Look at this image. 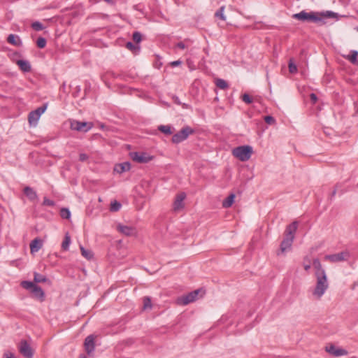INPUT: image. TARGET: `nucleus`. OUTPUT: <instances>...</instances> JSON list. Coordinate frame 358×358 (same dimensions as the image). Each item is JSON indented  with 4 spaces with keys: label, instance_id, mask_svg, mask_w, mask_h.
I'll return each mask as SVG.
<instances>
[{
    "label": "nucleus",
    "instance_id": "nucleus-13",
    "mask_svg": "<svg viewBox=\"0 0 358 358\" xmlns=\"http://www.w3.org/2000/svg\"><path fill=\"white\" fill-rule=\"evenodd\" d=\"M131 159L138 163H147L152 157L145 152H134L130 154Z\"/></svg>",
    "mask_w": 358,
    "mask_h": 358
},
{
    "label": "nucleus",
    "instance_id": "nucleus-52",
    "mask_svg": "<svg viewBox=\"0 0 358 358\" xmlns=\"http://www.w3.org/2000/svg\"><path fill=\"white\" fill-rule=\"evenodd\" d=\"M80 358H86L84 355H80Z\"/></svg>",
    "mask_w": 358,
    "mask_h": 358
},
{
    "label": "nucleus",
    "instance_id": "nucleus-22",
    "mask_svg": "<svg viewBox=\"0 0 358 358\" xmlns=\"http://www.w3.org/2000/svg\"><path fill=\"white\" fill-rule=\"evenodd\" d=\"M313 266L315 269V275H319L320 273H326L324 269L322 268V264L318 259H315L313 261Z\"/></svg>",
    "mask_w": 358,
    "mask_h": 358
},
{
    "label": "nucleus",
    "instance_id": "nucleus-53",
    "mask_svg": "<svg viewBox=\"0 0 358 358\" xmlns=\"http://www.w3.org/2000/svg\"><path fill=\"white\" fill-rule=\"evenodd\" d=\"M357 30H358V28H357Z\"/></svg>",
    "mask_w": 358,
    "mask_h": 358
},
{
    "label": "nucleus",
    "instance_id": "nucleus-35",
    "mask_svg": "<svg viewBox=\"0 0 358 358\" xmlns=\"http://www.w3.org/2000/svg\"><path fill=\"white\" fill-rule=\"evenodd\" d=\"M36 45L39 48H43L46 45V39L43 37L38 38Z\"/></svg>",
    "mask_w": 358,
    "mask_h": 358
},
{
    "label": "nucleus",
    "instance_id": "nucleus-6",
    "mask_svg": "<svg viewBox=\"0 0 358 358\" xmlns=\"http://www.w3.org/2000/svg\"><path fill=\"white\" fill-rule=\"evenodd\" d=\"M200 289H196L193 292L188 293L186 295H182L178 297L176 302L178 305L186 306L190 303L195 301L198 299V295L200 292Z\"/></svg>",
    "mask_w": 358,
    "mask_h": 358
},
{
    "label": "nucleus",
    "instance_id": "nucleus-12",
    "mask_svg": "<svg viewBox=\"0 0 358 358\" xmlns=\"http://www.w3.org/2000/svg\"><path fill=\"white\" fill-rule=\"evenodd\" d=\"M185 198L186 194L185 192H180L176 195L173 204V209L174 211H179L184 208L185 205L183 201Z\"/></svg>",
    "mask_w": 358,
    "mask_h": 358
},
{
    "label": "nucleus",
    "instance_id": "nucleus-17",
    "mask_svg": "<svg viewBox=\"0 0 358 358\" xmlns=\"http://www.w3.org/2000/svg\"><path fill=\"white\" fill-rule=\"evenodd\" d=\"M7 42L16 47H20L22 45V41L19 36L13 34L8 35L7 38Z\"/></svg>",
    "mask_w": 358,
    "mask_h": 358
},
{
    "label": "nucleus",
    "instance_id": "nucleus-43",
    "mask_svg": "<svg viewBox=\"0 0 358 358\" xmlns=\"http://www.w3.org/2000/svg\"><path fill=\"white\" fill-rule=\"evenodd\" d=\"M264 120L267 124H272L275 122V119L270 115H267L264 117Z\"/></svg>",
    "mask_w": 358,
    "mask_h": 358
},
{
    "label": "nucleus",
    "instance_id": "nucleus-47",
    "mask_svg": "<svg viewBox=\"0 0 358 358\" xmlns=\"http://www.w3.org/2000/svg\"><path fill=\"white\" fill-rule=\"evenodd\" d=\"M176 47H177V48H180V49H182V50H184V49L186 48V46H185V43H182V42H179V43H178L176 44Z\"/></svg>",
    "mask_w": 358,
    "mask_h": 358
},
{
    "label": "nucleus",
    "instance_id": "nucleus-19",
    "mask_svg": "<svg viewBox=\"0 0 358 358\" xmlns=\"http://www.w3.org/2000/svg\"><path fill=\"white\" fill-rule=\"evenodd\" d=\"M31 292L34 294V297H36L38 299H40L41 301H43L45 293L41 287L36 285L35 287L31 291Z\"/></svg>",
    "mask_w": 358,
    "mask_h": 358
},
{
    "label": "nucleus",
    "instance_id": "nucleus-9",
    "mask_svg": "<svg viewBox=\"0 0 358 358\" xmlns=\"http://www.w3.org/2000/svg\"><path fill=\"white\" fill-rule=\"evenodd\" d=\"M92 127L93 124L92 122H80L78 120H72L70 125L72 130L83 132L88 131L92 128Z\"/></svg>",
    "mask_w": 358,
    "mask_h": 358
},
{
    "label": "nucleus",
    "instance_id": "nucleus-39",
    "mask_svg": "<svg viewBox=\"0 0 358 358\" xmlns=\"http://www.w3.org/2000/svg\"><path fill=\"white\" fill-rule=\"evenodd\" d=\"M321 15L320 17L323 19V17H334L336 15V13L332 11H327L326 13H320Z\"/></svg>",
    "mask_w": 358,
    "mask_h": 358
},
{
    "label": "nucleus",
    "instance_id": "nucleus-25",
    "mask_svg": "<svg viewBox=\"0 0 358 358\" xmlns=\"http://www.w3.org/2000/svg\"><path fill=\"white\" fill-rule=\"evenodd\" d=\"M357 55H358L357 51L352 50L350 52V55H348L346 57V59L348 60H349L352 64L357 65V64H358Z\"/></svg>",
    "mask_w": 358,
    "mask_h": 358
},
{
    "label": "nucleus",
    "instance_id": "nucleus-51",
    "mask_svg": "<svg viewBox=\"0 0 358 358\" xmlns=\"http://www.w3.org/2000/svg\"><path fill=\"white\" fill-rule=\"evenodd\" d=\"M336 189H334V190L333 191V192H332V195H333V196H334V195H335V194H336Z\"/></svg>",
    "mask_w": 358,
    "mask_h": 358
},
{
    "label": "nucleus",
    "instance_id": "nucleus-4",
    "mask_svg": "<svg viewBox=\"0 0 358 358\" xmlns=\"http://www.w3.org/2000/svg\"><path fill=\"white\" fill-rule=\"evenodd\" d=\"M252 152V148L250 145L238 146L232 150V155L241 162L249 160Z\"/></svg>",
    "mask_w": 358,
    "mask_h": 358
},
{
    "label": "nucleus",
    "instance_id": "nucleus-10",
    "mask_svg": "<svg viewBox=\"0 0 358 358\" xmlns=\"http://www.w3.org/2000/svg\"><path fill=\"white\" fill-rule=\"evenodd\" d=\"M349 257L350 253L348 251L345 250L336 254L327 255L324 257V259L332 263H336L346 261L349 259Z\"/></svg>",
    "mask_w": 358,
    "mask_h": 358
},
{
    "label": "nucleus",
    "instance_id": "nucleus-40",
    "mask_svg": "<svg viewBox=\"0 0 358 358\" xmlns=\"http://www.w3.org/2000/svg\"><path fill=\"white\" fill-rule=\"evenodd\" d=\"M288 67H289V71L291 73H295L297 72L296 66L294 63H292L291 60L289 62Z\"/></svg>",
    "mask_w": 358,
    "mask_h": 358
},
{
    "label": "nucleus",
    "instance_id": "nucleus-46",
    "mask_svg": "<svg viewBox=\"0 0 358 358\" xmlns=\"http://www.w3.org/2000/svg\"><path fill=\"white\" fill-rule=\"evenodd\" d=\"M182 64V62L180 60H176L173 61L171 63V66L173 67L178 66Z\"/></svg>",
    "mask_w": 358,
    "mask_h": 358
},
{
    "label": "nucleus",
    "instance_id": "nucleus-41",
    "mask_svg": "<svg viewBox=\"0 0 358 358\" xmlns=\"http://www.w3.org/2000/svg\"><path fill=\"white\" fill-rule=\"evenodd\" d=\"M242 100L246 103H251L252 102V98L248 94H244L242 96Z\"/></svg>",
    "mask_w": 358,
    "mask_h": 358
},
{
    "label": "nucleus",
    "instance_id": "nucleus-26",
    "mask_svg": "<svg viewBox=\"0 0 358 358\" xmlns=\"http://www.w3.org/2000/svg\"><path fill=\"white\" fill-rule=\"evenodd\" d=\"M34 280L36 283L45 282L48 281V278L44 275L35 272L34 274Z\"/></svg>",
    "mask_w": 358,
    "mask_h": 358
},
{
    "label": "nucleus",
    "instance_id": "nucleus-3",
    "mask_svg": "<svg viewBox=\"0 0 358 358\" xmlns=\"http://www.w3.org/2000/svg\"><path fill=\"white\" fill-rule=\"evenodd\" d=\"M320 13L317 12H306V10H302L300 13H295L292 15V18L298 20L301 22H315L317 23L322 21V18L320 17Z\"/></svg>",
    "mask_w": 358,
    "mask_h": 358
},
{
    "label": "nucleus",
    "instance_id": "nucleus-32",
    "mask_svg": "<svg viewBox=\"0 0 358 358\" xmlns=\"http://www.w3.org/2000/svg\"><path fill=\"white\" fill-rule=\"evenodd\" d=\"M216 85L217 87L222 90H224L228 87L227 83L223 79H217L216 81Z\"/></svg>",
    "mask_w": 358,
    "mask_h": 358
},
{
    "label": "nucleus",
    "instance_id": "nucleus-42",
    "mask_svg": "<svg viewBox=\"0 0 358 358\" xmlns=\"http://www.w3.org/2000/svg\"><path fill=\"white\" fill-rule=\"evenodd\" d=\"M43 205L47 206H53L55 205V202L52 200L48 199L47 197H44Z\"/></svg>",
    "mask_w": 358,
    "mask_h": 358
},
{
    "label": "nucleus",
    "instance_id": "nucleus-54",
    "mask_svg": "<svg viewBox=\"0 0 358 358\" xmlns=\"http://www.w3.org/2000/svg\"><path fill=\"white\" fill-rule=\"evenodd\" d=\"M357 65H358V63H357Z\"/></svg>",
    "mask_w": 358,
    "mask_h": 358
},
{
    "label": "nucleus",
    "instance_id": "nucleus-15",
    "mask_svg": "<svg viewBox=\"0 0 358 358\" xmlns=\"http://www.w3.org/2000/svg\"><path fill=\"white\" fill-rule=\"evenodd\" d=\"M94 335H90L86 337L84 346L87 353L90 355L91 352L94 350Z\"/></svg>",
    "mask_w": 358,
    "mask_h": 358
},
{
    "label": "nucleus",
    "instance_id": "nucleus-1",
    "mask_svg": "<svg viewBox=\"0 0 358 358\" xmlns=\"http://www.w3.org/2000/svg\"><path fill=\"white\" fill-rule=\"evenodd\" d=\"M297 227L298 222L296 221L293 222L287 227L285 232V238L280 244V250L282 252H285L291 248Z\"/></svg>",
    "mask_w": 358,
    "mask_h": 358
},
{
    "label": "nucleus",
    "instance_id": "nucleus-33",
    "mask_svg": "<svg viewBox=\"0 0 358 358\" xmlns=\"http://www.w3.org/2000/svg\"><path fill=\"white\" fill-rule=\"evenodd\" d=\"M126 48L132 52L139 50L140 47L138 45H134L132 42H127L126 43Z\"/></svg>",
    "mask_w": 358,
    "mask_h": 358
},
{
    "label": "nucleus",
    "instance_id": "nucleus-44",
    "mask_svg": "<svg viewBox=\"0 0 358 358\" xmlns=\"http://www.w3.org/2000/svg\"><path fill=\"white\" fill-rule=\"evenodd\" d=\"M89 157L85 153H80L79 155V160L80 162H86L88 159Z\"/></svg>",
    "mask_w": 358,
    "mask_h": 358
},
{
    "label": "nucleus",
    "instance_id": "nucleus-45",
    "mask_svg": "<svg viewBox=\"0 0 358 358\" xmlns=\"http://www.w3.org/2000/svg\"><path fill=\"white\" fill-rule=\"evenodd\" d=\"M3 358H14V354L12 352L7 351L4 353Z\"/></svg>",
    "mask_w": 358,
    "mask_h": 358
},
{
    "label": "nucleus",
    "instance_id": "nucleus-18",
    "mask_svg": "<svg viewBox=\"0 0 358 358\" xmlns=\"http://www.w3.org/2000/svg\"><path fill=\"white\" fill-rule=\"evenodd\" d=\"M42 247V241L41 239L36 238L34 239L30 243V250L31 253L38 252Z\"/></svg>",
    "mask_w": 358,
    "mask_h": 358
},
{
    "label": "nucleus",
    "instance_id": "nucleus-21",
    "mask_svg": "<svg viewBox=\"0 0 358 358\" xmlns=\"http://www.w3.org/2000/svg\"><path fill=\"white\" fill-rule=\"evenodd\" d=\"M17 64L23 72H29L31 69L30 63L27 60H17Z\"/></svg>",
    "mask_w": 358,
    "mask_h": 358
},
{
    "label": "nucleus",
    "instance_id": "nucleus-48",
    "mask_svg": "<svg viewBox=\"0 0 358 358\" xmlns=\"http://www.w3.org/2000/svg\"><path fill=\"white\" fill-rule=\"evenodd\" d=\"M310 100H311V101H313V103H315L317 101V97L316 94H313V93L310 94Z\"/></svg>",
    "mask_w": 358,
    "mask_h": 358
},
{
    "label": "nucleus",
    "instance_id": "nucleus-7",
    "mask_svg": "<svg viewBox=\"0 0 358 358\" xmlns=\"http://www.w3.org/2000/svg\"><path fill=\"white\" fill-rule=\"evenodd\" d=\"M325 351L331 356L334 357L348 356L349 355L348 352L345 349L336 346L334 344H329L326 345Z\"/></svg>",
    "mask_w": 358,
    "mask_h": 358
},
{
    "label": "nucleus",
    "instance_id": "nucleus-30",
    "mask_svg": "<svg viewBox=\"0 0 358 358\" xmlns=\"http://www.w3.org/2000/svg\"><path fill=\"white\" fill-rule=\"evenodd\" d=\"M121 208V203L117 201H114L111 202L110 210L112 212H117Z\"/></svg>",
    "mask_w": 358,
    "mask_h": 358
},
{
    "label": "nucleus",
    "instance_id": "nucleus-50",
    "mask_svg": "<svg viewBox=\"0 0 358 358\" xmlns=\"http://www.w3.org/2000/svg\"><path fill=\"white\" fill-rule=\"evenodd\" d=\"M107 3H112L113 0H104Z\"/></svg>",
    "mask_w": 358,
    "mask_h": 358
},
{
    "label": "nucleus",
    "instance_id": "nucleus-24",
    "mask_svg": "<svg viewBox=\"0 0 358 358\" xmlns=\"http://www.w3.org/2000/svg\"><path fill=\"white\" fill-rule=\"evenodd\" d=\"M235 199V194H231L222 201V206L225 208H229L232 206Z\"/></svg>",
    "mask_w": 358,
    "mask_h": 358
},
{
    "label": "nucleus",
    "instance_id": "nucleus-27",
    "mask_svg": "<svg viewBox=\"0 0 358 358\" xmlns=\"http://www.w3.org/2000/svg\"><path fill=\"white\" fill-rule=\"evenodd\" d=\"M20 285L24 289L30 290V292L36 285L34 282L27 280L22 281Z\"/></svg>",
    "mask_w": 358,
    "mask_h": 358
},
{
    "label": "nucleus",
    "instance_id": "nucleus-8",
    "mask_svg": "<svg viewBox=\"0 0 358 358\" xmlns=\"http://www.w3.org/2000/svg\"><path fill=\"white\" fill-rule=\"evenodd\" d=\"M47 105L45 104L38 107L36 110L29 113L28 115V120L31 125H36L39 120L41 115L45 111Z\"/></svg>",
    "mask_w": 358,
    "mask_h": 358
},
{
    "label": "nucleus",
    "instance_id": "nucleus-38",
    "mask_svg": "<svg viewBox=\"0 0 358 358\" xmlns=\"http://www.w3.org/2000/svg\"><path fill=\"white\" fill-rule=\"evenodd\" d=\"M152 306L151 300L149 297L143 299V309L150 308Z\"/></svg>",
    "mask_w": 358,
    "mask_h": 358
},
{
    "label": "nucleus",
    "instance_id": "nucleus-31",
    "mask_svg": "<svg viewBox=\"0 0 358 358\" xmlns=\"http://www.w3.org/2000/svg\"><path fill=\"white\" fill-rule=\"evenodd\" d=\"M224 7L222 6L215 13V15L216 17L220 18V20H222L223 21H224L226 20V17L224 15Z\"/></svg>",
    "mask_w": 358,
    "mask_h": 358
},
{
    "label": "nucleus",
    "instance_id": "nucleus-16",
    "mask_svg": "<svg viewBox=\"0 0 358 358\" xmlns=\"http://www.w3.org/2000/svg\"><path fill=\"white\" fill-rule=\"evenodd\" d=\"M23 192L31 201H34L38 199L36 192L29 186H27L23 189Z\"/></svg>",
    "mask_w": 358,
    "mask_h": 358
},
{
    "label": "nucleus",
    "instance_id": "nucleus-49",
    "mask_svg": "<svg viewBox=\"0 0 358 358\" xmlns=\"http://www.w3.org/2000/svg\"><path fill=\"white\" fill-rule=\"evenodd\" d=\"M310 262L308 259V264H304V269L306 271H308L310 268Z\"/></svg>",
    "mask_w": 358,
    "mask_h": 358
},
{
    "label": "nucleus",
    "instance_id": "nucleus-5",
    "mask_svg": "<svg viewBox=\"0 0 358 358\" xmlns=\"http://www.w3.org/2000/svg\"><path fill=\"white\" fill-rule=\"evenodd\" d=\"M194 129L189 126H185L172 136L171 142L174 144H178L186 140L189 135L194 134Z\"/></svg>",
    "mask_w": 358,
    "mask_h": 358
},
{
    "label": "nucleus",
    "instance_id": "nucleus-11",
    "mask_svg": "<svg viewBox=\"0 0 358 358\" xmlns=\"http://www.w3.org/2000/svg\"><path fill=\"white\" fill-rule=\"evenodd\" d=\"M19 350L20 353L27 358H31L33 356V350L26 341H22L19 344Z\"/></svg>",
    "mask_w": 358,
    "mask_h": 358
},
{
    "label": "nucleus",
    "instance_id": "nucleus-28",
    "mask_svg": "<svg viewBox=\"0 0 358 358\" xmlns=\"http://www.w3.org/2000/svg\"><path fill=\"white\" fill-rule=\"evenodd\" d=\"M71 243V238L70 236L66 234L64 237V239L62 243V248L64 250H67L69 249V245Z\"/></svg>",
    "mask_w": 358,
    "mask_h": 358
},
{
    "label": "nucleus",
    "instance_id": "nucleus-29",
    "mask_svg": "<svg viewBox=\"0 0 358 358\" xmlns=\"http://www.w3.org/2000/svg\"><path fill=\"white\" fill-rule=\"evenodd\" d=\"M80 251L82 255L87 259H90L92 258L93 255L91 251L85 250L82 245H80Z\"/></svg>",
    "mask_w": 358,
    "mask_h": 358
},
{
    "label": "nucleus",
    "instance_id": "nucleus-14",
    "mask_svg": "<svg viewBox=\"0 0 358 358\" xmlns=\"http://www.w3.org/2000/svg\"><path fill=\"white\" fill-rule=\"evenodd\" d=\"M117 229L119 232L127 236H136V230L134 227L131 226L123 225L119 224L117 226Z\"/></svg>",
    "mask_w": 358,
    "mask_h": 358
},
{
    "label": "nucleus",
    "instance_id": "nucleus-2",
    "mask_svg": "<svg viewBox=\"0 0 358 358\" xmlns=\"http://www.w3.org/2000/svg\"><path fill=\"white\" fill-rule=\"evenodd\" d=\"M315 277L316 285L312 294L315 299H320L328 289L329 283L326 273H321Z\"/></svg>",
    "mask_w": 358,
    "mask_h": 358
},
{
    "label": "nucleus",
    "instance_id": "nucleus-34",
    "mask_svg": "<svg viewBox=\"0 0 358 358\" xmlns=\"http://www.w3.org/2000/svg\"><path fill=\"white\" fill-rule=\"evenodd\" d=\"M60 216L64 219H69L71 217V212L68 208H63L60 210Z\"/></svg>",
    "mask_w": 358,
    "mask_h": 358
},
{
    "label": "nucleus",
    "instance_id": "nucleus-37",
    "mask_svg": "<svg viewBox=\"0 0 358 358\" xmlns=\"http://www.w3.org/2000/svg\"><path fill=\"white\" fill-rule=\"evenodd\" d=\"M132 38H133L134 42H136V43H139L141 41V39H142V36H141V33H139L138 31H135L133 34Z\"/></svg>",
    "mask_w": 358,
    "mask_h": 358
},
{
    "label": "nucleus",
    "instance_id": "nucleus-23",
    "mask_svg": "<svg viewBox=\"0 0 358 358\" xmlns=\"http://www.w3.org/2000/svg\"><path fill=\"white\" fill-rule=\"evenodd\" d=\"M158 130L165 135H171L173 133L174 129L171 125L161 124L157 127Z\"/></svg>",
    "mask_w": 358,
    "mask_h": 358
},
{
    "label": "nucleus",
    "instance_id": "nucleus-20",
    "mask_svg": "<svg viewBox=\"0 0 358 358\" xmlns=\"http://www.w3.org/2000/svg\"><path fill=\"white\" fill-rule=\"evenodd\" d=\"M131 169V164L129 162H124L122 164H117L115 166L114 171L117 173H122L127 171Z\"/></svg>",
    "mask_w": 358,
    "mask_h": 358
},
{
    "label": "nucleus",
    "instance_id": "nucleus-36",
    "mask_svg": "<svg viewBox=\"0 0 358 358\" xmlns=\"http://www.w3.org/2000/svg\"><path fill=\"white\" fill-rule=\"evenodd\" d=\"M31 27L36 31H41L44 29L43 25L38 21L34 22L31 24Z\"/></svg>",
    "mask_w": 358,
    "mask_h": 358
}]
</instances>
